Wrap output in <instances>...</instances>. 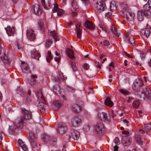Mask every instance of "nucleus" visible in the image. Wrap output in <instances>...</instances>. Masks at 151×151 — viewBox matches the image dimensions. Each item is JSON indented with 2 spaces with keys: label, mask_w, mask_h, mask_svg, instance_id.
<instances>
[{
  "label": "nucleus",
  "mask_w": 151,
  "mask_h": 151,
  "mask_svg": "<svg viewBox=\"0 0 151 151\" xmlns=\"http://www.w3.org/2000/svg\"><path fill=\"white\" fill-rule=\"evenodd\" d=\"M22 115L15 120L16 125L19 127H22L25 125L27 120L31 119L32 118L31 112L24 108H22Z\"/></svg>",
  "instance_id": "1"
},
{
  "label": "nucleus",
  "mask_w": 151,
  "mask_h": 151,
  "mask_svg": "<svg viewBox=\"0 0 151 151\" xmlns=\"http://www.w3.org/2000/svg\"><path fill=\"white\" fill-rule=\"evenodd\" d=\"M94 133L98 136L103 135L105 132L104 125L101 122L98 123L94 126Z\"/></svg>",
  "instance_id": "2"
},
{
  "label": "nucleus",
  "mask_w": 151,
  "mask_h": 151,
  "mask_svg": "<svg viewBox=\"0 0 151 151\" xmlns=\"http://www.w3.org/2000/svg\"><path fill=\"white\" fill-rule=\"evenodd\" d=\"M143 10L145 16L149 18H151V0H148L144 6Z\"/></svg>",
  "instance_id": "3"
},
{
  "label": "nucleus",
  "mask_w": 151,
  "mask_h": 151,
  "mask_svg": "<svg viewBox=\"0 0 151 151\" xmlns=\"http://www.w3.org/2000/svg\"><path fill=\"white\" fill-rule=\"evenodd\" d=\"M83 106V103L81 100H78L76 103L73 104L72 109L73 111L76 113L79 112L82 109Z\"/></svg>",
  "instance_id": "4"
},
{
  "label": "nucleus",
  "mask_w": 151,
  "mask_h": 151,
  "mask_svg": "<svg viewBox=\"0 0 151 151\" xmlns=\"http://www.w3.org/2000/svg\"><path fill=\"white\" fill-rule=\"evenodd\" d=\"M96 10L99 12L104 11L106 8V4L104 0H100L96 4Z\"/></svg>",
  "instance_id": "5"
},
{
  "label": "nucleus",
  "mask_w": 151,
  "mask_h": 151,
  "mask_svg": "<svg viewBox=\"0 0 151 151\" xmlns=\"http://www.w3.org/2000/svg\"><path fill=\"white\" fill-rule=\"evenodd\" d=\"M42 4L44 8L47 10L51 8L52 4L54 5L56 4L55 0H48L46 1L45 0H41Z\"/></svg>",
  "instance_id": "6"
},
{
  "label": "nucleus",
  "mask_w": 151,
  "mask_h": 151,
  "mask_svg": "<svg viewBox=\"0 0 151 151\" xmlns=\"http://www.w3.org/2000/svg\"><path fill=\"white\" fill-rule=\"evenodd\" d=\"M2 51L0 50V61H2L5 65H8L10 63L11 60L8 57L6 52L1 54Z\"/></svg>",
  "instance_id": "7"
},
{
  "label": "nucleus",
  "mask_w": 151,
  "mask_h": 151,
  "mask_svg": "<svg viewBox=\"0 0 151 151\" xmlns=\"http://www.w3.org/2000/svg\"><path fill=\"white\" fill-rule=\"evenodd\" d=\"M58 127L57 132L58 133L61 134L65 133L67 130L66 125L63 122L59 123Z\"/></svg>",
  "instance_id": "8"
},
{
  "label": "nucleus",
  "mask_w": 151,
  "mask_h": 151,
  "mask_svg": "<svg viewBox=\"0 0 151 151\" xmlns=\"http://www.w3.org/2000/svg\"><path fill=\"white\" fill-rule=\"evenodd\" d=\"M80 134V132L78 131L71 129L69 135V138L72 139L73 140H77L78 139Z\"/></svg>",
  "instance_id": "9"
},
{
  "label": "nucleus",
  "mask_w": 151,
  "mask_h": 151,
  "mask_svg": "<svg viewBox=\"0 0 151 151\" xmlns=\"http://www.w3.org/2000/svg\"><path fill=\"white\" fill-rule=\"evenodd\" d=\"M82 122L81 118L79 116H76L74 117L72 120L71 125L74 127H77L81 124Z\"/></svg>",
  "instance_id": "10"
},
{
  "label": "nucleus",
  "mask_w": 151,
  "mask_h": 151,
  "mask_svg": "<svg viewBox=\"0 0 151 151\" xmlns=\"http://www.w3.org/2000/svg\"><path fill=\"white\" fill-rule=\"evenodd\" d=\"M26 35L27 38L30 41H33L35 39V34L34 31L32 29H27Z\"/></svg>",
  "instance_id": "11"
},
{
  "label": "nucleus",
  "mask_w": 151,
  "mask_h": 151,
  "mask_svg": "<svg viewBox=\"0 0 151 151\" xmlns=\"http://www.w3.org/2000/svg\"><path fill=\"white\" fill-rule=\"evenodd\" d=\"M37 76L35 74H32L31 76L28 77V83L30 85L34 86L37 83L36 79Z\"/></svg>",
  "instance_id": "12"
},
{
  "label": "nucleus",
  "mask_w": 151,
  "mask_h": 151,
  "mask_svg": "<svg viewBox=\"0 0 151 151\" xmlns=\"http://www.w3.org/2000/svg\"><path fill=\"white\" fill-rule=\"evenodd\" d=\"M84 26L86 29L91 30H93L95 29L94 24L89 20H86L84 24Z\"/></svg>",
  "instance_id": "13"
},
{
  "label": "nucleus",
  "mask_w": 151,
  "mask_h": 151,
  "mask_svg": "<svg viewBox=\"0 0 151 151\" xmlns=\"http://www.w3.org/2000/svg\"><path fill=\"white\" fill-rule=\"evenodd\" d=\"M131 139L128 136H124L122 137V142L124 146H127L130 145L131 143Z\"/></svg>",
  "instance_id": "14"
},
{
  "label": "nucleus",
  "mask_w": 151,
  "mask_h": 151,
  "mask_svg": "<svg viewBox=\"0 0 151 151\" xmlns=\"http://www.w3.org/2000/svg\"><path fill=\"white\" fill-rule=\"evenodd\" d=\"M141 98L144 99L145 97L150 98L151 96V91L149 89L145 88L142 93Z\"/></svg>",
  "instance_id": "15"
},
{
  "label": "nucleus",
  "mask_w": 151,
  "mask_h": 151,
  "mask_svg": "<svg viewBox=\"0 0 151 151\" xmlns=\"http://www.w3.org/2000/svg\"><path fill=\"white\" fill-rule=\"evenodd\" d=\"M32 9L35 13L37 15H39L42 12L40 6L38 4H35L34 6H33Z\"/></svg>",
  "instance_id": "16"
},
{
  "label": "nucleus",
  "mask_w": 151,
  "mask_h": 151,
  "mask_svg": "<svg viewBox=\"0 0 151 151\" xmlns=\"http://www.w3.org/2000/svg\"><path fill=\"white\" fill-rule=\"evenodd\" d=\"M53 12H57V14L58 16L62 15L64 13L62 9H59L58 5L57 3L54 5Z\"/></svg>",
  "instance_id": "17"
},
{
  "label": "nucleus",
  "mask_w": 151,
  "mask_h": 151,
  "mask_svg": "<svg viewBox=\"0 0 151 151\" xmlns=\"http://www.w3.org/2000/svg\"><path fill=\"white\" fill-rule=\"evenodd\" d=\"M21 68L23 72L29 73L30 72L28 64L24 62H22Z\"/></svg>",
  "instance_id": "18"
},
{
  "label": "nucleus",
  "mask_w": 151,
  "mask_h": 151,
  "mask_svg": "<svg viewBox=\"0 0 151 151\" xmlns=\"http://www.w3.org/2000/svg\"><path fill=\"white\" fill-rule=\"evenodd\" d=\"M134 17V13L132 12L130 10L128 9L127 11L126 14V18L127 20L129 21L133 20Z\"/></svg>",
  "instance_id": "19"
},
{
  "label": "nucleus",
  "mask_w": 151,
  "mask_h": 151,
  "mask_svg": "<svg viewBox=\"0 0 151 151\" xmlns=\"http://www.w3.org/2000/svg\"><path fill=\"white\" fill-rule=\"evenodd\" d=\"M150 34V31L149 28H145L142 29L141 31V34L142 37H146L148 38Z\"/></svg>",
  "instance_id": "20"
},
{
  "label": "nucleus",
  "mask_w": 151,
  "mask_h": 151,
  "mask_svg": "<svg viewBox=\"0 0 151 151\" xmlns=\"http://www.w3.org/2000/svg\"><path fill=\"white\" fill-rule=\"evenodd\" d=\"M134 40L135 38L132 35L126 36L125 37V41L127 42H130L131 44L133 45H135L134 42L135 41Z\"/></svg>",
  "instance_id": "21"
},
{
  "label": "nucleus",
  "mask_w": 151,
  "mask_h": 151,
  "mask_svg": "<svg viewBox=\"0 0 151 151\" xmlns=\"http://www.w3.org/2000/svg\"><path fill=\"white\" fill-rule=\"evenodd\" d=\"M5 29L8 36H12L14 34L15 29L14 27L7 26Z\"/></svg>",
  "instance_id": "22"
},
{
  "label": "nucleus",
  "mask_w": 151,
  "mask_h": 151,
  "mask_svg": "<svg viewBox=\"0 0 151 151\" xmlns=\"http://www.w3.org/2000/svg\"><path fill=\"white\" fill-rule=\"evenodd\" d=\"M46 101L45 100V102L41 101V102H39L37 105L38 109L41 112L43 113L45 112V106L44 104H46Z\"/></svg>",
  "instance_id": "23"
},
{
  "label": "nucleus",
  "mask_w": 151,
  "mask_h": 151,
  "mask_svg": "<svg viewBox=\"0 0 151 151\" xmlns=\"http://www.w3.org/2000/svg\"><path fill=\"white\" fill-rule=\"evenodd\" d=\"M143 85L142 81L141 79L138 78L136 79L135 81L133 84V86L135 87H138L142 86Z\"/></svg>",
  "instance_id": "24"
},
{
  "label": "nucleus",
  "mask_w": 151,
  "mask_h": 151,
  "mask_svg": "<svg viewBox=\"0 0 151 151\" xmlns=\"http://www.w3.org/2000/svg\"><path fill=\"white\" fill-rule=\"evenodd\" d=\"M41 90V89H38L36 91L37 95L40 101L45 102V99L42 95Z\"/></svg>",
  "instance_id": "25"
},
{
  "label": "nucleus",
  "mask_w": 151,
  "mask_h": 151,
  "mask_svg": "<svg viewBox=\"0 0 151 151\" xmlns=\"http://www.w3.org/2000/svg\"><path fill=\"white\" fill-rule=\"evenodd\" d=\"M18 142L19 145L24 151H28V149L27 145L24 143L22 140H18Z\"/></svg>",
  "instance_id": "26"
},
{
  "label": "nucleus",
  "mask_w": 151,
  "mask_h": 151,
  "mask_svg": "<svg viewBox=\"0 0 151 151\" xmlns=\"http://www.w3.org/2000/svg\"><path fill=\"white\" fill-rule=\"evenodd\" d=\"M15 45L17 48L19 50V51L23 50V44L21 41H17L15 43Z\"/></svg>",
  "instance_id": "27"
},
{
  "label": "nucleus",
  "mask_w": 151,
  "mask_h": 151,
  "mask_svg": "<svg viewBox=\"0 0 151 151\" xmlns=\"http://www.w3.org/2000/svg\"><path fill=\"white\" fill-rule=\"evenodd\" d=\"M144 13L143 10L138 11L137 17L139 21H142L144 19Z\"/></svg>",
  "instance_id": "28"
},
{
  "label": "nucleus",
  "mask_w": 151,
  "mask_h": 151,
  "mask_svg": "<svg viewBox=\"0 0 151 151\" xmlns=\"http://www.w3.org/2000/svg\"><path fill=\"white\" fill-rule=\"evenodd\" d=\"M80 25L78 24L76 25V31L77 33V37L78 38H80L82 34V31L80 28Z\"/></svg>",
  "instance_id": "29"
},
{
  "label": "nucleus",
  "mask_w": 151,
  "mask_h": 151,
  "mask_svg": "<svg viewBox=\"0 0 151 151\" xmlns=\"http://www.w3.org/2000/svg\"><path fill=\"white\" fill-rule=\"evenodd\" d=\"M66 52L68 57L71 59H74L75 58L73 51L70 49H67Z\"/></svg>",
  "instance_id": "30"
},
{
  "label": "nucleus",
  "mask_w": 151,
  "mask_h": 151,
  "mask_svg": "<svg viewBox=\"0 0 151 151\" xmlns=\"http://www.w3.org/2000/svg\"><path fill=\"white\" fill-rule=\"evenodd\" d=\"M105 104L109 107H111L113 105V103L111 100L110 97L106 98L104 101Z\"/></svg>",
  "instance_id": "31"
},
{
  "label": "nucleus",
  "mask_w": 151,
  "mask_h": 151,
  "mask_svg": "<svg viewBox=\"0 0 151 151\" xmlns=\"http://www.w3.org/2000/svg\"><path fill=\"white\" fill-rule=\"evenodd\" d=\"M117 7V4L116 2L115 1H111L110 6V8L111 11H113L116 10Z\"/></svg>",
  "instance_id": "32"
},
{
  "label": "nucleus",
  "mask_w": 151,
  "mask_h": 151,
  "mask_svg": "<svg viewBox=\"0 0 151 151\" xmlns=\"http://www.w3.org/2000/svg\"><path fill=\"white\" fill-rule=\"evenodd\" d=\"M15 123V124H16ZM15 125L16 126L14 125H12L9 127V132L11 134H15L16 130H17L16 127H18L16 125V124H15ZM21 127L22 128V127Z\"/></svg>",
  "instance_id": "33"
},
{
  "label": "nucleus",
  "mask_w": 151,
  "mask_h": 151,
  "mask_svg": "<svg viewBox=\"0 0 151 151\" xmlns=\"http://www.w3.org/2000/svg\"><path fill=\"white\" fill-rule=\"evenodd\" d=\"M121 7L123 12H124L128 8V5L126 2H123L121 3Z\"/></svg>",
  "instance_id": "34"
},
{
  "label": "nucleus",
  "mask_w": 151,
  "mask_h": 151,
  "mask_svg": "<svg viewBox=\"0 0 151 151\" xmlns=\"http://www.w3.org/2000/svg\"><path fill=\"white\" fill-rule=\"evenodd\" d=\"M143 129H144L145 131L146 132L149 131L151 132V124H145L142 127Z\"/></svg>",
  "instance_id": "35"
},
{
  "label": "nucleus",
  "mask_w": 151,
  "mask_h": 151,
  "mask_svg": "<svg viewBox=\"0 0 151 151\" xmlns=\"http://www.w3.org/2000/svg\"><path fill=\"white\" fill-rule=\"evenodd\" d=\"M50 33H51L52 36L53 37L56 41L59 40L60 38L58 36L57 33L55 31H51L50 32Z\"/></svg>",
  "instance_id": "36"
},
{
  "label": "nucleus",
  "mask_w": 151,
  "mask_h": 151,
  "mask_svg": "<svg viewBox=\"0 0 151 151\" xmlns=\"http://www.w3.org/2000/svg\"><path fill=\"white\" fill-rule=\"evenodd\" d=\"M30 142L33 148H35L37 147V144L34 138L31 137L30 139Z\"/></svg>",
  "instance_id": "37"
},
{
  "label": "nucleus",
  "mask_w": 151,
  "mask_h": 151,
  "mask_svg": "<svg viewBox=\"0 0 151 151\" xmlns=\"http://www.w3.org/2000/svg\"><path fill=\"white\" fill-rule=\"evenodd\" d=\"M31 56L34 58L39 60V57H40V55L38 52L37 51H35L33 54H32Z\"/></svg>",
  "instance_id": "38"
},
{
  "label": "nucleus",
  "mask_w": 151,
  "mask_h": 151,
  "mask_svg": "<svg viewBox=\"0 0 151 151\" xmlns=\"http://www.w3.org/2000/svg\"><path fill=\"white\" fill-rule=\"evenodd\" d=\"M71 6L75 11H77L78 10V6L77 5L75 1H73L72 2Z\"/></svg>",
  "instance_id": "39"
},
{
  "label": "nucleus",
  "mask_w": 151,
  "mask_h": 151,
  "mask_svg": "<svg viewBox=\"0 0 151 151\" xmlns=\"http://www.w3.org/2000/svg\"><path fill=\"white\" fill-rule=\"evenodd\" d=\"M43 140L45 142H47L50 139V137L46 134H45L43 135L42 137Z\"/></svg>",
  "instance_id": "40"
},
{
  "label": "nucleus",
  "mask_w": 151,
  "mask_h": 151,
  "mask_svg": "<svg viewBox=\"0 0 151 151\" xmlns=\"http://www.w3.org/2000/svg\"><path fill=\"white\" fill-rule=\"evenodd\" d=\"M52 104L53 106L57 108L60 106L61 103L59 100H56L53 102Z\"/></svg>",
  "instance_id": "41"
},
{
  "label": "nucleus",
  "mask_w": 151,
  "mask_h": 151,
  "mask_svg": "<svg viewBox=\"0 0 151 151\" xmlns=\"http://www.w3.org/2000/svg\"><path fill=\"white\" fill-rule=\"evenodd\" d=\"M103 120L106 122H109L110 120V116L109 115H108L106 113H104Z\"/></svg>",
  "instance_id": "42"
},
{
  "label": "nucleus",
  "mask_w": 151,
  "mask_h": 151,
  "mask_svg": "<svg viewBox=\"0 0 151 151\" xmlns=\"http://www.w3.org/2000/svg\"><path fill=\"white\" fill-rule=\"evenodd\" d=\"M140 102L139 101H134L133 103V106L134 108H137L138 107L139 104Z\"/></svg>",
  "instance_id": "43"
},
{
  "label": "nucleus",
  "mask_w": 151,
  "mask_h": 151,
  "mask_svg": "<svg viewBox=\"0 0 151 151\" xmlns=\"http://www.w3.org/2000/svg\"><path fill=\"white\" fill-rule=\"evenodd\" d=\"M70 62L71 67L73 71L75 72L77 71V69L75 63L71 62V61H70Z\"/></svg>",
  "instance_id": "44"
},
{
  "label": "nucleus",
  "mask_w": 151,
  "mask_h": 151,
  "mask_svg": "<svg viewBox=\"0 0 151 151\" xmlns=\"http://www.w3.org/2000/svg\"><path fill=\"white\" fill-rule=\"evenodd\" d=\"M52 41L51 39H48L46 40L45 45L47 47H48L50 45Z\"/></svg>",
  "instance_id": "45"
},
{
  "label": "nucleus",
  "mask_w": 151,
  "mask_h": 151,
  "mask_svg": "<svg viewBox=\"0 0 151 151\" xmlns=\"http://www.w3.org/2000/svg\"><path fill=\"white\" fill-rule=\"evenodd\" d=\"M119 91L121 93L124 95H127L129 93V91L125 89H121Z\"/></svg>",
  "instance_id": "46"
},
{
  "label": "nucleus",
  "mask_w": 151,
  "mask_h": 151,
  "mask_svg": "<svg viewBox=\"0 0 151 151\" xmlns=\"http://www.w3.org/2000/svg\"><path fill=\"white\" fill-rule=\"evenodd\" d=\"M38 25L40 30H44V27L43 22H42L40 21Z\"/></svg>",
  "instance_id": "47"
},
{
  "label": "nucleus",
  "mask_w": 151,
  "mask_h": 151,
  "mask_svg": "<svg viewBox=\"0 0 151 151\" xmlns=\"http://www.w3.org/2000/svg\"><path fill=\"white\" fill-rule=\"evenodd\" d=\"M101 43L104 46H108L110 44L109 41L106 40H104L102 42H101Z\"/></svg>",
  "instance_id": "48"
},
{
  "label": "nucleus",
  "mask_w": 151,
  "mask_h": 151,
  "mask_svg": "<svg viewBox=\"0 0 151 151\" xmlns=\"http://www.w3.org/2000/svg\"><path fill=\"white\" fill-rule=\"evenodd\" d=\"M82 66L84 70H88L89 68V66L86 63H83Z\"/></svg>",
  "instance_id": "49"
},
{
  "label": "nucleus",
  "mask_w": 151,
  "mask_h": 151,
  "mask_svg": "<svg viewBox=\"0 0 151 151\" xmlns=\"http://www.w3.org/2000/svg\"><path fill=\"white\" fill-rule=\"evenodd\" d=\"M104 112L99 113L98 115V116L99 119L101 120H103Z\"/></svg>",
  "instance_id": "50"
},
{
  "label": "nucleus",
  "mask_w": 151,
  "mask_h": 151,
  "mask_svg": "<svg viewBox=\"0 0 151 151\" xmlns=\"http://www.w3.org/2000/svg\"><path fill=\"white\" fill-rule=\"evenodd\" d=\"M59 76L61 79L63 81H64L67 79L66 77H64V76L62 73L60 72L59 73Z\"/></svg>",
  "instance_id": "51"
},
{
  "label": "nucleus",
  "mask_w": 151,
  "mask_h": 151,
  "mask_svg": "<svg viewBox=\"0 0 151 151\" xmlns=\"http://www.w3.org/2000/svg\"><path fill=\"white\" fill-rule=\"evenodd\" d=\"M17 92L18 94H19L20 95H22L23 93H24L23 90L20 87H18L17 88Z\"/></svg>",
  "instance_id": "52"
},
{
  "label": "nucleus",
  "mask_w": 151,
  "mask_h": 151,
  "mask_svg": "<svg viewBox=\"0 0 151 151\" xmlns=\"http://www.w3.org/2000/svg\"><path fill=\"white\" fill-rule=\"evenodd\" d=\"M90 127L89 125H87L84 126L83 129L85 131L87 132L90 130Z\"/></svg>",
  "instance_id": "53"
},
{
  "label": "nucleus",
  "mask_w": 151,
  "mask_h": 151,
  "mask_svg": "<svg viewBox=\"0 0 151 151\" xmlns=\"http://www.w3.org/2000/svg\"><path fill=\"white\" fill-rule=\"evenodd\" d=\"M67 89L68 91H70L71 92L73 93L75 91V89L72 88L70 87H68L67 88Z\"/></svg>",
  "instance_id": "54"
},
{
  "label": "nucleus",
  "mask_w": 151,
  "mask_h": 151,
  "mask_svg": "<svg viewBox=\"0 0 151 151\" xmlns=\"http://www.w3.org/2000/svg\"><path fill=\"white\" fill-rule=\"evenodd\" d=\"M114 142L116 144H118L120 142L119 140V138L116 137L115 138L114 140Z\"/></svg>",
  "instance_id": "55"
},
{
  "label": "nucleus",
  "mask_w": 151,
  "mask_h": 151,
  "mask_svg": "<svg viewBox=\"0 0 151 151\" xmlns=\"http://www.w3.org/2000/svg\"><path fill=\"white\" fill-rule=\"evenodd\" d=\"M112 15L111 13L110 12H108L106 13V17L107 18H110Z\"/></svg>",
  "instance_id": "56"
},
{
  "label": "nucleus",
  "mask_w": 151,
  "mask_h": 151,
  "mask_svg": "<svg viewBox=\"0 0 151 151\" xmlns=\"http://www.w3.org/2000/svg\"><path fill=\"white\" fill-rule=\"evenodd\" d=\"M95 63H96L97 64V67L99 68V69H100L101 68V65L100 63L99 62H97L96 61L95 62Z\"/></svg>",
  "instance_id": "57"
},
{
  "label": "nucleus",
  "mask_w": 151,
  "mask_h": 151,
  "mask_svg": "<svg viewBox=\"0 0 151 151\" xmlns=\"http://www.w3.org/2000/svg\"><path fill=\"white\" fill-rule=\"evenodd\" d=\"M125 54L126 55V56H127V57H128L129 58H132V57L131 56V55L129 54L127 52H124Z\"/></svg>",
  "instance_id": "58"
},
{
  "label": "nucleus",
  "mask_w": 151,
  "mask_h": 151,
  "mask_svg": "<svg viewBox=\"0 0 151 151\" xmlns=\"http://www.w3.org/2000/svg\"><path fill=\"white\" fill-rule=\"evenodd\" d=\"M119 147L118 146L115 145L114 146V151H118Z\"/></svg>",
  "instance_id": "59"
},
{
  "label": "nucleus",
  "mask_w": 151,
  "mask_h": 151,
  "mask_svg": "<svg viewBox=\"0 0 151 151\" xmlns=\"http://www.w3.org/2000/svg\"><path fill=\"white\" fill-rule=\"evenodd\" d=\"M46 60L47 62L49 63L50 60L51 59L52 57L51 56L50 57H46Z\"/></svg>",
  "instance_id": "60"
},
{
  "label": "nucleus",
  "mask_w": 151,
  "mask_h": 151,
  "mask_svg": "<svg viewBox=\"0 0 151 151\" xmlns=\"http://www.w3.org/2000/svg\"><path fill=\"white\" fill-rule=\"evenodd\" d=\"M27 103H29L30 102H31V99H30V98L29 97V96L27 97Z\"/></svg>",
  "instance_id": "61"
},
{
  "label": "nucleus",
  "mask_w": 151,
  "mask_h": 151,
  "mask_svg": "<svg viewBox=\"0 0 151 151\" xmlns=\"http://www.w3.org/2000/svg\"><path fill=\"white\" fill-rule=\"evenodd\" d=\"M123 122L126 124V125L127 126H128V124L129 123V122L128 121L127 119H124L123 120Z\"/></svg>",
  "instance_id": "62"
},
{
  "label": "nucleus",
  "mask_w": 151,
  "mask_h": 151,
  "mask_svg": "<svg viewBox=\"0 0 151 151\" xmlns=\"http://www.w3.org/2000/svg\"><path fill=\"white\" fill-rule=\"evenodd\" d=\"M113 33H114V35L116 36H119V34L117 33V31H116V30H115V31H113Z\"/></svg>",
  "instance_id": "63"
},
{
  "label": "nucleus",
  "mask_w": 151,
  "mask_h": 151,
  "mask_svg": "<svg viewBox=\"0 0 151 151\" xmlns=\"http://www.w3.org/2000/svg\"><path fill=\"white\" fill-rule=\"evenodd\" d=\"M111 116L113 118H114L116 116V115L114 113L113 111H111Z\"/></svg>",
  "instance_id": "64"
}]
</instances>
